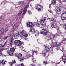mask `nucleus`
Listing matches in <instances>:
<instances>
[{"label": "nucleus", "mask_w": 66, "mask_h": 66, "mask_svg": "<svg viewBox=\"0 0 66 66\" xmlns=\"http://www.w3.org/2000/svg\"><path fill=\"white\" fill-rule=\"evenodd\" d=\"M44 46L45 47V48L43 50L42 52V55L45 58V59H47L48 58V56H46V54L49 52V50H50L49 46L47 44H45Z\"/></svg>", "instance_id": "f257e3e1"}, {"label": "nucleus", "mask_w": 66, "mask_h": 66, "mask_svg": "<svg viewBox=\"0 0 66 66\" xmlns=\"http://www.w3.org/2000/svg\"><path fill=\"white\" fill-rule=\"evenodd\" d=\"M30 31L31 33L33 34L36 33V34H35V36H38V35L39 34V32L38 30H35V29L33 28H31L30 29Z\"/></svg>", "instance_id": "f03ea898"}, {"label": "nucleus", "mask_w": 66, "mask_h": 66, "mask_svg": "<svg viewBox=\"0 0 66 66\" xmlns=\"http://www.w3.org/2000/svg\"><path fill=\"white\" fill-rule=\"evenodd\" d=\"M15 51V49L14 47L10 48V50L7 51V52L8 54H9V55L12 56L13 54V52Z\"/></svg>", "instance_id": "7ed1b4c3"}, {"label": "nucleus", "mask_w": 66, "mask_h": 66, "mask_svg": "<svg viewBox=\"0 0 66 66\" xmlns=\"http://www.w3.org/2000/svg\"><path fill=\"white\" fill-rule=\"evenodd\" d=\"M40 34H42L43 35L46 36L48 34V32L46 31V30L45 29H42L40 31Z\"/></svg>", "instance_id": "20e7f679"}, {"label": "nucleus", "mask_w": 66, "mask_h": 66, "mask_svg": "<svg viewBox=\"0 0 66 66\" xmlns=\"http://www.w3.org/2000/svg\"><path fill=\"white\" fill-rule=\"evenodd\" d=\"M61 17L62 20H65L66 18V13L65 11H63L62 14L61 15Z\"/></svg>", "instance_id": "39448f33"}, {"label": "nucleus", "mask_w": 66, "mask_h": 66, "mask_svg": "<svg viewBox=\"0 0 66 66\" xmlns=\"http://www.w3.org/2000/svg\"><path fill=\"white\" fill-rule=\"evenodd\" d=\"M14 43L16 45L18 46H19V47H20V46H21V44L22 43L20 40H16L15 41Z\"/></svg>", "instance_id": "423d86ee"}, {"label": "nucleus", "mask_w": 66, "mask_h": 66, "mask_svg": "<svg viewBox=\"0 0 66 66\" xmlns=\"http://www.w3.org/2000/svg\"><path fill=\"white\" fill-rule=\"evenodd\" d=\"M57 35V34H55L53 35L52 33H51L50 35V36H50V39L52 41V40L54 39V38H55V37Z\"/></svg>", "instance_id": "0eeeda50"}, {"label": "nucleus", "mask_w": 66, "mask_h": 66, "mask_svg": "<svg viewBox=\"0 0 66 66\" xmlns=\"http://www.w3.org/2000/svg\"><path fill=\"white\" fill-rule=\"evenodd\" d=\"M51 27L53 28H56V29H59V27L55 23H52L51 24Z\"/></svg>", "instance_id": "6e6552de"}, {"label": "nucleus", "mask_w": 66, "mask_h": 66, "mask_svg": "<svg viewBox=\"0 0 66 66\" xmlns=\"http://www.w3.org/2000/svg\"><path fill=\"white\" fill-rule=\"evenodd\" d=\"M17 56L18 57L19 59H20V60H19V61H20L23 60V58L22 57V54H19L18 56Z\"/></svg>", "instance_id": "1a4fd4ad"}, {"label": "nucleus", "mask_w": 66, "mask_h": 66, "mask_svg": "<svg viewBox=\"0 0 66 66\" xmlns=\"http://www.w3.org/2000/svg\"><path fill=\"white\" fill-rule=\"evenodd\" d=\"M26 33V31L24 30H22V32H20L21 35L19 34H18L19 35H20V36L21 37H23V36Z\"/></svg>", "instance_id": "9d476101"}, {"label": "nucleus", "mask_w": 66, "mask_h": 66, "mask_svg": "<svg viewBox=\"0 0 66 66\" xmlns=\"http://www.w3.org/2000/svg\"><path fill=\"white\" fill-rule=\"evenodd\" d=\"M46 17H44V16L40 20V22L41 23H44V22L46 21Z\"/></svg>", "instance_id": "9b49d317"}, {"label": "nucleus", "mask_w": 66, "mask_h": 66, "mask_svg": "<svg viewBox=\"0 0 66 66\" xmlns=\"http://www.w3.org/2000/svg\"><path fill=\"white\" fill-rule=\"evenodd\" d=\"M14 40L13 37H12L11 38V39L10 40L9 44L10 46H12L13 44V40Z\"/></svg>", "instance_id": "f8f14e48"}, {"label": "nucleus", "mask_w": 66, "mask_h": 66, "mask_svg": "<svg viewBox=\"0 0 66 66\" xmlns=\"http://www.w3.org/2000/svg\"><path fill=\"white\" fill-rule=\"evenodd\" d=\"M2 46V45H1V44H0V50H0V56H5L6 57V56L4 55L3 54L0 53V52H1L2 51H3V49L2 48H1V46Z\"/></svg>", "instance_id": "ddd939ff"}, {"label": "nucleus", "mask_w": 66, "mask_h": 66, "mask_svg": "<svg viewBox=\"0 0 66 66\" xmlns=\"http://www.w3.org/2000/svg\"><path fill=\"white\" fill-rule=\"evenodd\" d=\"M29 7V5H27L26 7L24 8V10H23V15H25V13H26V12L27 11V8Z\"/></svg>", "instance_id": "4468645a"}, {"label": "nucleus", "mask_w": 66, "mask_h": 66, "mask_svg": "<svg viewBox=\"0 0 66 66\" xmlns=\"http://www.w3.org/2000/svg\"><path fill=\"white\" fill-rule=\"evenodd\" d=\"M16 62L15 61V60H13L12 61V62H9V64L10 65H14V64H16Z\"/></svg>", "instance_id": "2eb2a0df"}, {"label": "nucleus", "mask_w": 66, "mask_h": 66, "mask_svg": "<svg viewBox=\"0 0 66 66\" xmlns=\"http://www.w3.org/2000/svg\"><path fill=\"white\" fill-rule=\"evenodd\" d=\"M27 25L29 27H33V23L31 22H29L27 23Z\"/></svg>", "instance_id": "dca6fc26"}, {"label": "nucleus", "mask_w": 66, "mask_h": 66, "mask_svg": "<svg viewBox=\"0 0 66 66\" xmlns=\"http://www.w3.org/2000/svg\"><path fill=\"white\" fill-rule=\"evenodd\" d=\"M57 36H59V38H60V36H61V35H63V34L62 33V32L59 31H58L57 33Z\"/></svg>", "instance_id": "f3484780"}, {"label": "nucleus", "mask_w": 66, "mask_h": 66, "mask_svg": "<svg viewBox=\"0 0 66 66\" xmlns=\"http://www.w3.org/2000/svg\"><path fill=\"white\" fill-rule=\"evenodd\" d=\"M56 43L54 42L51 44V46L52 48L54 47H57V45H56Z\"/></svg>", "instance_id": "a211bd4d"}, {"label": "nucleus", "mask_w": 66, "mask_h": 66, "mask_svg": "<svg viewBox=\"0 0 66 66\" xmlns=\"http://www.w3.org/2000/svg\"><path fill=\"white\" fill-rule=\"evenodd\" d=\"M56 12L58 14H61V9L59 8H57L56 10Z\"/></svg>", "instance_id": "6ab92c4d"}, {"label": "nucleus", "mask_w": 66, "mask_h": 66, "mask_svg": "<svg viewBox=\"0 0 66 66\" xmlns=\"http://www.w3.org/2000/svg\"><path fill=\"white\" fill-rule=\"evenodd\" d=\"M62 60L63 62H64L65 63H66V57L65 56H63L62 57Z\"/></svg>", "instance_id": "aec40b11"}, {"label": "nucleus", "mask_w": 66, "mask_h": 66, "mask_svg": "<svg viewBox=\"0 0 66 66\" xmlns=\"http://www.w3.org/2000/svg\"><path fill=\"white\" fill-rule=\"evenodd\" d=\"M52 4L53 5H54V4H55V3H56V0H52Z\"/></svg>", "instance_id": "412c9836"}, {"label": "nucleus", "mask_w": 66, "mask_h": 66, "mask_svg": "<svg viewBox=\"0 0 66 66\" xmlns=\"http://www.w3.org/2000/svg\"><path fill=\"white\" fill-rule=\"evenodd\" d=\"M5 62H6V61H4L3 60L2 61V62L0 60V65H1V63H2L3 65L4 64H5Z\"/></svg>", "instance_id": "4be33fe9"}, {"label": "nucleus", "mask_w": 66, "mask_h": 66, "mask_svg": "<svg viewBox=\"0 0 66 66\" xmlns=\"http://www.w3.org/2000/svg\"><path fill=\"white\" fill-rule=\"evenodd\" d=\"M43 63L44 65H47V64H49V62H47V61H44Z\"/></svg>", "instance_id": "5701e85b"}, {"label": "nucleus", "mask_w": 66, "mask_h": 66, "mask_svg": "<svg viewBox=\"0 0 66 66\" xmlns=\"http://www.w3.org/2000/svg\"><path fill=\"white\" fill-rule=\"evenodd\" d=\"M24 4V3L23 1H20V5L21 6H22Z\"/></svg>", "instance_id": "b1692460"}, {"label": "nucleus", "mask_w": 66, "mask_h": 66, "mask_svg": "<svg viewBox=\"0 0 66 66\" xmlns=\"http://www.w3.org/2000/svg\"><path fill=\"white\" fill-rule=\"evenodd\" d=\"M54 22H55L56 21V19H54L53 18H52L51 19Z\"/></svg>", "instance_id": "393cba45"}, {"label": "nucleus", "mask_w": 66, "mask_h": 66, "mask_svg": "<svg viewBox=\"0 0 66 66\" xmlns=\"http://www.w3.org/2000/svg\"><path fill=\"white\" fill-rule=\"evenodd\" d=\"M66 42V38H64L63 39H62V43H64V42Z\"/></svg>", "instance_id": "a878e982"}, {"label": "nucleus", "mask_w": 66, "mask_h": 66, "mask_svg": "<svg viewBox=\"0 0 66 66\" xmlns=\"http://www.w3.org/2000/svg\"><path fill=\"white\" fill-rule=\"evenodd\" d=\"M61 43H57L56 44L57 47H59L61 45Z\"/></svg>", "instance_id": "bb28decb"}, {"label": "nucleus", "mask_w": 66, "mask_h": 66, "mask_svg": "<svg viewBox=\"0 0 66 66\" xmlns=\"http://www.w3.org/2000/svg\"><path fill=\"white\" fill-rule=\"evenodd\" d=\"M23 36H24L25 37H27L28 36V34H26V33L24 34Z\"/></svg>", "instance_id": "cd10ccee"}, {"label": "nucleus", "mask_w": 66, "mask_h": 66, "mask_svg": "<svg viewBox=\"0 0 66 66\" xmlns=\"http://www.w3.org/2000/svg\"><path fill=\"white\" fill-rule=\"evenodd\" d=\"M62 26L63 27H64L65 28V30H66V24H62Z\"/></svg>", "instance_id": "c85d7f7f"}, {"label": "nucleus", "mask_w": 66, "mask_h": 66, "mask_svg": "<svg viewBox=\"0 0 66 66\" xmlns=\"http://www.w3.org/2000/svg\"><path fill=\"white\" fill-rule=\"evenodd\" d=\"M40 24H39V23L38 22H37L36 23V26L38 27H39Z\"/></svg>", "instance_id": "c756f323"}, {"label": "nucleus", "mask_w": 66, "mask_h": 66, "mask_svg": "<svg viewBox=\"0 0 66 66\" xmlns=\"http://www.w3.org/2000/svg\"><path fill=\"white\" fill-rule=\"evenodd\" d=\"M1 33H3L4 32V29H2L1 30Z\"/></svg>", "instance_id": "7c9ffc66"}, {"label": "nucleus", "mask_w": 66, "mask_h": 66, "mask_svg": "<svg viewBox=\"0 0 66 66\" xmlns=\"http://www.w3.org/2000/svg\"><path fill=\"white\" fill-rule=\"evenodd\" d=\"M18 37V34L16 33V34H15L14 35V37Z\"/></svg>", "instance_id": "2f4dec72"}, {"label": "nucleus", "mask_w": 66, "mask_h": 66, "mask_svg": "<svg viewBox=\"0 0 66 66\" xmlns=\"http://www.w3.org/2000/svg\"><path fill=\"white\" fill-rule=\"evenodd\" d=\"M9 36H5L3 38V39H4V40H5L6 39H7V38Z\"/></svg>", "instance_id": "473e14b6"}, {"label": "nucleus", "mask_w": 66, "mask_h": 66, "mask_svg": "<svg viewBox=\"0 0 66 66\" xmlns=\"http://www.w3.org/2000/svg\"><path fill=\"white\" fill-rule=\"evenodd\" d=\"M22 11H20L18 14V16H19L21 14V13H22Z\"/></svg>", "instance_id": "72a5a7b5"}, {"label": "nucleus", "mask_w": 66, "mask_h": 66, "mask_svg": "<svg viewBox=\"0 0 66 66\" xmlns=\"http://www.w3.org/2000/svg\"><path fill=\"white\" fill-rule=\"evenodd\" d=\"M25 57L26 59H28L29 57V56L28 55H27L25 56Z\"/></svg>", "instance_id": "f704fd0d"}, {"label": "nucleus", "mask_w": 66, "mask_h": 66, "mask_svg": "<svg viewBox=\"0 0 66 66\" xmlns=\"http://www.w3.org/2000/svg\"><path fill=\"white\" fill-rule=\"evenodd\" d=\"M28 13L30 14L31 15L32 14V12L30 10H29L28 11Z\"/></svg>", "instance_id": "c9c22d12"}, {"label": "nucleus", "mask_w": 66, "mask_h": 66, "mask_svg": "<svg viewBox=\"0 0 66 66\" xmlns=\"http://www.w3.org/2000/svg\"><path fill=\"white\" fill-rule=\"evenodd\" d=\"M43 26V25L42 24H40L39 27H40V28H42Z\"/></svg>", "instance_id": "e433bc0d"}, {"label": "nucleus", "mask_w": 66, "mask_h": 66, "mask_svg": "<svg viewBox=\"0 0 66 66\" xmlns=\"http://www.w3.org/2000/svg\"><path fill=\"white\" fill-rule=\"evenodd\" d=\"M6 42H5V44H4V45L2 46V47H1V48H3V47H4V46H5V45H6Z\"/></svg>", "instance_id": "4c0bfd02"}, {"label": "nucleus", "mask_w": 66, "mask_h": 66, "mask_svg": "<svg viewBox=\"0 0 66 66\" xmlns=\"http://www.w3.org/2000/svg\"><path fill=\"white\" fill-rule=\"evenodd\" d=\"M16 26V25H15V24H13L12 25V28H14V27L15 26Z\"/></svg>", "instance_id": "58836bf2"}, {"label": "nucleus", "mask_w": 66, "mask_h": 66, "mask_svg": "<svg viewBox=\"0 0 66 66\" xmlns=\"http://www.w3.org/2000/svg\"><path fill=\"white\" fill-rule=\"evenodd\" d=\"M33 62L35 63V62L36 61V59H33Z\"/></svg>", "instance_id": "ea45409f"}, {"label": "nucleus", "mask_w": 66, "mask_h": 66, "mask_svg": "<svg viewBox=\"0 0 66 66\" xmlns=\"http://www.w3.org/2000/svg\"><path fill=\"white\" fill-rule=\"evenodd\" d=\"M38 11L39 12V11H41V9L40 8H39L37 9Z\"/></svg>", "instance_id": "a19ab883"}, {"label": "nucleus", "mask_w": 66, "mask_h": 66, "mask_svg": "<svg viewBox=\"0 0 66 66\" xmlns=\"http://www.w3.org/2000/svg\"><path fill=\"white\" fill-rule=\"evenodd\" d=\"M32 53H34V52L35 53V51H33L32 50Z\"/></svg>", "instance_id": "79ce46f5"}, {"label": "nucleus", "mask_w": 66, "mask_h": 66, "mask_svg": "<svg viewBox=\"0 0 66 66\" xmlns=\"http://www.w3.org/2000/svg\"><path fill=\"white\" fill-rule=\"evenodd\" d=\"M29 66H35V65L31 64Z\"/></svg>", "instance_id": "37998d69"}, {"label": "nucleus", "mask_w": 66, "mask_h": 66, "mask_svg": "<svg viewBox=\"0 0 66 66\" xmlns=\"http://www.w3.org/2000/svg\"><path fill=\"white\" fill-rule=\"evenodd\" d=\"M8 30V29H7L6 28L5 29V31L6 32H7V31Z\"/></svg>", "instance_id": "c03bdc74"}, {"label": "nucleus", "mask_w": 66, "mask_h": 66, "mask_svg": "<svg viewBox=\"0 0 66 66\" xmlns=\"http://www.w3.org/2000/svg\"><path fill=\"white\" fill-rule=\"evenodd\" d=\"M37 6H41V5H39V4H38L37 5Z\"/></svg>", "instance_id": "a18cd8bd"}, {"label": "nucleus", "mask_w": 66, "mask_h": 66, "mask_svg": "<svg viewBox=\"0 0 66 66\" xmlns=\"http://www.w3.org/2000/svg\"><path fill=\"white\" fill-rule=\"evenodd\" d=\"M66 1V0H63V2H65Z\"/></svg>", "instance_id": "49530a36"}, {"label": "nucleus", "mask_w": 66, "mask_h": 66, "mask_svg": "<svg viewBox=\"0 0 66 66\" xmlns=\"http://www.w3.org/2000/svg\"><path fill=\"white\" fill-rule=\"evenodd\" d=\"M59 2L60 3H62V1H61V0H59Z\"/></svg>", "instance_id": "de8ad7c7"}, {"label": "nucleus", "mask_w": 66, "mask_h": 66, "mask_svg": "<svg viewBox=\"0 0 66 66\" xmlns=\"http://www.w3.org/2000/svg\"><path fill=\"white\" fill-rule=\"evenodd\" d=\"M51 53H53V50H52V51H51Z\"/></svg>", "instance_id": "09e8293b"}, {"label": "nucleus", "mask_w": 66, "mask_h": 66, "mask_svg": "<svg viewBox=\"0 0 66 66\" xmlns=\"http://www.w3.org/2000/svg\"><path fill=\"white\" fill-rule=\"evenodd\" d=\"M21 66H24V65H23V64L22 63L21 64Z\"/></svg>", "instance_id": "8fccbe9b"}, {"label": "nucleus", "mask_w": 66, "mask_h": 66, "mask_svg": "<svg viewBox=\"0 0 66 66\" xmlns=\"http://www.w3.org/2000/svg\"><path fill=\"white\" fill-rule=\"evenodd\" d=\"M37 51H35V53H37Z\"/></svg>", "instance_id": "3c124183"}, {"label": "nucleus", "mask_w": 66, "mask_h": 66, "mask_svg": "<svg viewBox=\"0 0 66 66\" xmlns=\"http://www.w3.org/2000/svg\"><path fill=\"white\" fill-rule=\"evenodd\" d=\"M40 7H41V9H42V8H43V6H40Z\"/></svg>", "instance_id": "603ef678"}, {"label": "nucleus", "mask_w": 66, "mask_h": 66, "mask_svg": "<svg viewBox=\"0 0 66 66\" xmlns=\"http://www.w3.org/2000/svg\"><path fill=\"white\" fill-rule=\"evenodd\" d=\"M2 20V18H0V21H1Z\"/></svg>", "instance_id": "864d4df0"}, {"label": "nucleus", "mask_w": 66, "mask_h": 66, "mask_svg": "<svg viewBox=\"0 0 66 66\" xmlns=\"http://www.w3.org/2000/svg\"><path fill=\"white\" fill-rule=\"evenodd\" d=\"M33 0H29V1H33Z\"/></svg>", "instance_id": "5fc2aeb1"}, {"label": "nucleus", "mask_w": 66, "mask_h": 66, "mask_svg": "<svg viewBox=\"0 0 66 66\" xmlns=\"http://www.w3.org/2000/svg\"><path fill=\"white\" fill-rule=\"evenodd\" d=\"M50 13H52V11H50Z\"/></svg>", "instance_id": "6e6d98bb"}, {"label": "nucleus", "mask_w": 66, "mask_h": 66, "mask_svg": "<svg viewBox=\"0 0 66 66\" xmlns=\"http://www.w3.org/2000/svg\"><path fill=\"white\" fill-rule=\"evenodd\" d=\"M17 66H20V65H17Z\"/></svg>", "instance_id": "4d7b16f0"}, {"label": "nucleus", "mask_w": 66, "mask_h": 66, "mask_svg": "<svg viewBox=\"0 0 66 66\" xmlns=\"http://www.w3.org/2000/svg\"><path fill=\"white\" fill-rule=\"evenodd\" d=\"M50 8H51V5H50Z\"/></svg>", "instance_id": "13d9d810"}, {"label": "nucleus", "mask_w": 66, "mask_h": 66, "mask_svg": "<svg viewBox=\"0 0 66 66\" xmlns=\"http://www.w3.org/2000/svg\"><path fill=\"white\" fill-rule=\"evenodd\" d=\"M47 41H48V42H49V39L47 40Z\"/></svg>", "instance_id": "bf43d9fd"}, {"label": "nucleus", "mask_w": 66, "mask_h": 66, "mask_svg": "<svg viewBox=\"0 0 66 66\" xmlns=\"http://www.w3.org/2000/svg\"><path fill=\"white\" fill-rule=\"evenodd\" d=\"M64 33H66V32H63Z\"/></svg>", "instance_id": "052dcab7"}, {"label": "nucleus", "mask_w": 66, "mask_h": 66, "mask_svg": "<svg viewBox=\"0 0 66 66\" xmlns=\"http://www.w3.org/2000/svg\"><path fill=\"white\" fill-rule=\"evenodd\" d=\"M16 55H17V54H15Z\"/></svg>", "instance_id": "680f3d73"}, {"label": "nucleus", "mask_w": 66, "mask_h": 66, "mask_svg": "<svg viewBox=\"0 0 66 66\" xmlns=\"http://www.w3.org/2000/svg\"><path fill=\"white\" fill-rule=\"evenodd\" d=\"M50 5H51V4H50Z\"/></svg>", "instance_id": "e2e57ef3"}, {"label": "nucleus", "mask_w": 66, "mask_h": 66, "mask_svg": "<svg viewBox=\"0 0 66 66\" xmlns=\"http://www.w3.org/2000/svg\"><path fill=\"white\" fill-rule=\"evenodd\" d=\"M22 48H23V47H21Z\"/></svg>", "instance_id": "0e129e2a"}, {"label": "nucleus", "mask_w": 66, "mask_h": 66, "mask_svg": "<svg viewBox=\"0 0 66 66\" xmlns=\"http://www.w3.org/2000/svg\"><path fill=\"white\" fill-rule=\"evenodd\" d=\"M49 7H50V6H49Z\"/></svg>", "instance_id": "69168bd1"}, {"label": "nucleus", "mask_w": 66, "mask_h": 66, "mask_svg": "<svg viewBox=\"0 0 66 66\" xmlns=\"http://www.w3.org/2000/svg\"><path fill=\"white\" fill-rule=\"evenodd\" d=\"M0 38H1V37H0Z\"/></svg>", "instance_id": "338daca9"}, {"label": "nucleus", "mask_w": 66, "mask_h": 66, "mask_svg": "<svg viewBox=\"0 0 66 66\" xmlns=\"http://www.w3.org/2000/svg\"><path fill=\"white\" fill-rule=\"evenodd\" d=\"M0 24H1V23H0Z\"/></svg>", "instance_id": "774afa93"}]
</instances>
